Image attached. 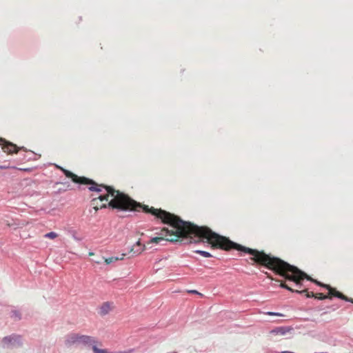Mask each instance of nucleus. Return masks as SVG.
Here are the masks:
<instances>
[{
    "instance_id": "8",
    "label": "nucleus",
    "mask_w": 353,
    "mask_h": 353,
    "mask_svg": "<svg viewBox=\"0 0 353 353\" xmlns=\"http://www.w3.org/2000/svg\"><path fill=\"white\" fill-rule=\"evenodd\" d=\"M301 283H302V281L301 282ZM296 285L299 287V289L294 290V289H292V288H291L290 287L288 286V291L296 292L301 293H301H305L306 297H307V298L314 297L315 298V294H314V292H308L307 289H303V290H299V289H301L302 284L298 285L296 283Z\"/></svg>"
},
{
    "instance_id": "22",
    "label": "nucleus",
    "mask_w": 353,
    "mask_h": 353,
    "mask_svg": "<svg viewBox=\"0 0 353 353\" xmlns=\"http://www.w3.org/2000/svg\"><path fill=\"white\" fill-rule=\"evenodd\" d=\"M119 216L120 217H125V216H126V215H125V214H119Z\"/></svg>"
},
{
    "instance_id": "1",
    "label": "nucleus",
    "mask_w": 353,
    "mask_h": 353,
    "mask_svg": "<svg viewBox=\"0 0 353 353\" xmlns=\"http://www.w3.org/2000/svg\"><path fill=\"white\" fill-rule=\"evenodd\" d=\"M141 210L145 212L152 214L156 218L161 219L162 223L169 225L174 229V230H170L167 228H163L159 234L170 236L171 238L165 239L163 237L156 236L150 240V243H160L163 241L174 243L177 242L179 239H192V236L198 239V241H194L195 243L207 239L208 242H214L221 249L236 250L249 254L253 256L252 259L255 263L274 271L283 277L286 276L287 262L279 258L267 254L263 251H259L234 243L229 239L213 232L207 226H199L190 221H183L179 216L161 208H149L148 205H141L139 203V205L136 206L134 211L139 212Z\"/></svg>"
},
{
    "instance_id": "4",
    "label": "nucleus",
    "mask_w": 353,
    "mask_h": 353,
    "mask_svg": "<svg viewBox=\"0 0 353 353\" xmlns=\"http://www.w3.org/2000/svg\"><path fill=\"white\" fill-rule=\"evenodd\" d=\"M2 342L7 347H21L23 345L21 336L19 334H12L9 336H4Z\"/></svg>"
},
{
    "instance_id": "9",
    "label": "nucleus",
    "mask_w": 353,
    "mask_h": 353,
    "mask_svg": "<svg viewBox=\"0 0 353 353\" xmlns=\"http://www.w3.org/2000/svg\"><path fill=\"white\" fill-rule=\"evenodd\" d=\"M111 307L110 302H105L102 304V305L100 307L99 314L101 316H105L109 313Z\"/></svg>"
},
{
    "instance_id": "10",
    "label": "nucleus",
    "mask_w": 353,
    "mask_h": 353,
    "mask_svg": "<svg viewBox=\"0 0 353 353\" xmlns=\"http://www.w3.org/2000/svg\"><path fill=\"white\" fill-rule=\"evenodd\" d=\"M145 249V245H142L140 241H137L136 245H133L131 252H133L134 254H140Z\"/></svg>"
},
{
    "instance_id": "20",
    "label": "nucleus",
    "mask_w": 353,
    "mask_h": 353,
    "mask_svg": "<svg viewBox=\"0 0 353 353\" xmlns=\"http://www.w3.org/2000/svg\"><path fill=\"white\" fill-rule=\"evenodd\" d=\"M281 285L283 288L287 289V284L285 283H282Z\"/></svg>"
},
{
    "instance_id": "21",
    "label": "nucleus",
    "mask_w": 353,
    "mask_h": 353,
    "mask_svg": "<svg viewBox=\"0 0 353 353\" xmlns=\"http://www.w3.org/2000/svg\"><path fill=\"white\" fill-rule=\"evenodd\" d=\"M1 169H3V168H8V166H6V165H3V166H1L0 167Z\"/></svg>"
},
{
    "instance_id": "11",
    "label": "nucleus",
    "mask_w": 353,
    "mask_h": 353,
    "mask_svg": "<svg viewBox=\"0 0 353 353\" xmlns=\"http://www.w3.org/2000/svg\"><path fill=\"white\" fill-rule=\"evenodd\" d=\"M125 256V254H121L120 257L119 256H110L108 258H105V263L106 264H110V263H115L117 261L123 260Z\"/></svg>"
},
{
    "instance_id": "5",
    "label": "nucleus",
    "mask_w": 353,
    "mask_h": 353,
    "mask_svg": "<svg viewBox=\"0 0 353 353\" xmlns=\"http://www.w3.org/2000/svg\"><path fill=\"white\" fill-rule=\"evenodd\" d=\"M0 145H1V149L8 154L17 152L19 149H22L26 150V149L22 147L21 148H18L17 145L12 143V142L8 141L3 138H0Z\"/></svg>"
},
{
    "instance_id": "6",
    "label": "nucleus",
    "mask_w": 353,
    "mask_h": 353,
    "mask_svg": "<svg viewBox=\"0 0 353 353\" xmlns=\"http://www.w3.org/2000/svg\"><path fill=\"white\" fill-rule=\"evenodd\" d=\"M97 341L94 337L80 334L79 344H82L85 346H92V347L94 345L97 344Z\"/></svg>"
},
{
    "instance_id": "14",
    "label": "nucleus",
    "mask_w": 353,
    "mask_h": 353,
    "mask_svg": "<svg viewBox=\"0 0 353 353\" xmlns=\"http://www.w3.org/2000/svg\"><path fill=\"white\" fill-rule=\"evenodd\" d=\"M195 252L198 253L200 255H201L202 256L206 257V258H209V257H212V254L210 252H206V251L196 250V251H195Z\"/></svg>"
},
{
    "instance_id": "13",
    "label": "nucleus",
    "mask_w": 353,
    "mask_h": 353,
    "mask_svg": "<svg viewBox=\"0 0 353 353\" xmlns=\"http://www.w3.org/2000/svg\"><path fill=\"white\" fill-rule=\"evenodd\" d=\"M10 317L14 321H20L21 319V314L17 310H12L10 312Z\"/></svg>"
},
{
    "instance_id": "7",
    "label": "nucleus",
    "mask_w": 353,
    "mask_h": 353,
    "mask_svg": "<svg viewBox=\"0 0 353 353\" xmlns=\"http://www.w3.org/2000/svg\"><path fill=\"white\" fill-rule=\"evenodd\" d=\"M80 334L76 333H71L65 336V345L67 347H71L74 344L79 343Z\"/></svg>"
},
{
    "instance_id": "23",
    "label": "nucleus",
    "mask_w": 353,
    "mask_h": 353,
    "mask_svg": "<svg viewBox=\"0 0 353 353\" xmlns=\"http://www.w3.org/2000/svg\"><path fill=\"white\" fill-rule=\"evenodd\" d=\"M93 254H94V253H93V252H89V255H90V256H92V255H93Z\"/></svg>"
},
{
    "instance_id": "15",
    "label": "nucleus",
    "mask_w": 353,
    "mask_h": 353,
    "mask_svg": "<svg viewBox=\"0 0 353 353\" xmlns=\"http://www.w3.org/2000/svg\"><path fill=\"white\" fill-rule=\"evenodd\" d=\"M57 234L54 232H50L44 235L46 238L54 239L57 236Z\"/></svg>"
},
{
    "instance_id": "2",
    "label": "nucleus",
    "mask_w": 353,
    "mask_h": 353,
    "mask_svg": "<svg viewBox=\"0 0 353 353\" xmlns=\"http://www.w3.org/2000/svg\"><path fill=\"white\" fill-rule=\"evenodd\" d=\"M55 166L60 169L68 178H71L74 183L79 184H89L90 186L88 188L91 192H100L101 189L99 187L103 188L107 194L99 196L100 201H108L110 196L112 199L109 201L108 203L103 204L101 208H111L117 210L118 212H133L136 209V206L139 205V203L131 199L128 194L116 190L113 187L101 184L98 185L94 180L88 179L85 176H78L72 172L63 168L62 167L55 165Z\"/></svg>"
},
{
    "instance_id": "12",
    "label": "nucleus",
    "mask_w": 353,
    "mask_h": 353,
    "mask_svg": "<svg viewBox=\"0 0 353 353\" xmlns=\"http://www.w3.org/2000/svg\"><path fill=\"white\" fill-rule=\"evenodd\" d=\"M271 333L274 334L285 335L287 333V327H278L271 330Z\"/></svg>"
},
{
    "instance_id": "19",
    "label": "nucleus",
    "mask_w": 353,
    "mask_h": 353,
    "mask_svg": "<svg viewBox=\"0 0 353 353\" xmlns=\"http://www.w3.org/2000/svg\"><path fill=\"white\" fill-rule=\"evenodd\" d=\"M190 292L192 294H196L201 295V294L199 293V292H197L196 290H190Z\"/></svg>"
},
{
    "instance_id": "25",
    "label": "nucleus",
    "mask_w": 353,
    "mask_h": 353,
    "mask_svg": "<svg viewBox=\"0 0 353 353\" xmlns=\"http://www.w3.org/2000/svg\"><path fill=\"white\" fill-rule=\"evenodd\" d=\"M118 353H127V352H119Z\"/></svg>"
},
{
    "instance_id": "17",
    "label": "nucleus",
    "mask_w": 353,
    "mask_h": 353,
    "mask_svg": "<svg viewBox=\"0 0 353 353\" xmlns=\"http://www.w3.org/2000/svg\"><path fill=\"white\" fill-rule=\"evenodd\" d=\"M268 315L270 316H283V314L279 313V312H268L266 313Z\"/></svg>"
},
{
    "instance_id": "18",
    "label": "nucleus",
    "mask_w": 353,
    "mask_h": 353,
    "mask_svg": "<svg viewBox=\"0 0 353 353\" xmlns=\"http://www.w3.org/2000/svg\"><path fill=\"white\" fill-rule=\"evenodd\" d=\"M72 237L77 241H81L83 239L81 237H79L78 236L77 234H76V232H73V234H72Z\"/></svg>"
},
{
    "instance_id": "3",
    "label": "nucleus",
    "mask_w": 353,
    "mask_h": 353,
    "mask_svg": "<svg viewBox=\"0 0 353 353\" xmlns=\"http://www.w3.org/2000/svg\"><path fill=\"white\" fill-rule=\"evenodd\" d=\"M304 279L314 282L317 285L326 288L328 290V294H327V299H331L334 296L345 301L353 303V299L346 296L339 291H337L335 288L331 287L330 285L321 283L312 279L306 273L302 272L296 267L288 263V281H294L299 285H301V281H303Z\"/></svg>"
},
{
    "instance_id": "24",
    "label": "nucleus",
    "mask_w": 353,
    "mask_h": 353,
    "mask_svg": "<svg viewBox=\"0 0 353 353\" xmlns=\"http://www.w3.org/2000/svg\"><path fill=\"white\" fill-rule=\"evenodd\" d=\"M281 353H287V350H285V351H282Z\"/></svg>"
},
{
    "instance_id": "16",
    "label": "nucleus",
    "mask_w": 353,
    "mask_h": 353,
    "mask_svg": "<svg viewBox=\"0 0 353 353\" xmlns=\"http://www.w3.org/2000/svg\"><path fill=\"white\" fill-rule=\"evenodd\" d=\"M315 299H318L319 300H324L325 299H327V295H325L322 293H317L315 294Z\"/></svg>"
},
{
    "instance_id": "26",
    "label": "nucleus",
    "mask_w": 353,
    "mask_h": 353,
    "mask_svg": "<svg viewBox=\"0 0 353 353\" xmlns=\"http://www.w3.org/2000/svg\"><path fill=\"white\" fill-rule=\"evenodd\" d=\"M171 353H177V352H171Z\"/></svg>"
}]
</instances>
